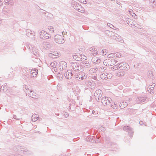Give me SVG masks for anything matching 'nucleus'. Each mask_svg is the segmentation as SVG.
<instances>
[{"label":"nucleus","mask_w":156,"mask_h":156,"mask_svg":"<svg viewBox=\"0 0 156 156\" xmlns=\"http://www.w3.org/2000/svg\"><path fill=\"white\" fill-rule=\"evenodd\" d=\"M101 102L104 105H109L112 101V100L110 98H106L104 97L101 99Z\"/></svg>","instance_id":"1"},{"label":"nucleus","mask_w":156,"mask_h":156,"mask_svg":"<svg viewBox=\"0 0 156 156\" xmlns=\"http://www.w3.org/2000/svg\"><path fill=\"white\" fill-rule=\"evenodd\" d=\"M114 55V53H111L108 55V57L109 58H113V55Z\"/></svg>","instance_id":"28"},{"label":"nucleus","mask_w":156,"mask_h":156,"mask_svg":"<svg viewBox=\"0 0 156 156\" xmlns=\"http://www.w3.org/2000/svg\"><path fill=\"white\" fill-rule=\"evenodd\" d=\"M155 86V84L154 83H153L152 85H150V86H151V88H152L153 90H154V87Z\"/></svg>","instance_id":"34"},{"label":"nucleus","mask_w":156,"mask_h":156,"mask_svg":"<svg viewBox=\"0 0 156 156\" xmlns=\"http://www.w3.org/2000/svg\"><path fill=\"white\" fill-rule=\"evenodd\" d=\"M99 94V95L98 96V100H99L101 98L102 95V92L101 90L98 89V94Z\"/></svg>","instance_id":"20"},{"label":"nucleus","mask_w":156,"mask_h":156,"mask_svg":"<svg viewBox=\"0 0 156 156\" xmlns=\"http://www.w3.org/2000/svg\"><path fill=\"white\" fill-rule=\"evenodd\" d=\"M80 58H81L82 61H83L84 60L86 59V57L84 55H80Z\"/></svg>","instance_id":"23"},{"label":"nucleus","mask_w":156,"mask_h":156,"mask_svg":"<svg viewBox=\"0 0 156 156\" xmlns=\"http://www.w3.org/2000/svg\"><path fill=\"white\" fill-rule=\"evenodd\" d=\"M95 112V111H93L92 112V113L94 114Z\"/></svg>","instance_id":"42"},{"label":"nucleus","mask_w":156,"mask_h":156,"mask_svg":"<svg viewBox=\"0 0 156 156\" xmlns=\"http://www.w3.org/2000/svg\"><path fill=\"white\" fill-rule=\"evenodd\" d=\"M112 77V74L111 73L108 74L107 75L106 79H110Z\"/></svg>","instance_id":"27"},{"label":"nucleus","mask_w":156,"mask_h":156,"mask_svg":"<svg viewBox=\"0 0 156 156\" xmlns=\"http://www.w3.org/2000/svg\"><path fill=\"white\" fill-rule=\"evenodd\" d=\"M38 118V116L37 115H33L31 118V120L33 122L36 121Z\"/></svg>","instance_id":"14"},{"label":"nucleus","mask_w":156,"mask_h":156,"mask_svg":"<svg viewBox=\"0 0 156 156\" xmlns=\"http://www.w3.org/2000/svg\"><path fill=\"white\" fill-rule=\"evenodd\" d=\"M106 67H101L98 69V71L99 73V74H100L101 73L104 72V71L106 69Z\"/></svg>","instance_id":"17"},{"label":"nucleus","mask_w":156,"mask_h":156,"mask_svg":"<svg viewBox=\"0 0 156 156\" xmlns=\"http://www.w3.org/2000/svg\"><path fill=\"white\" fill-rule=\"evenodd\" d=\"M100 75V78L102 79H106L107 75V73H103L101 74H99L98 73V75Z\"/></svg>","instance_id":"12"},{"label":"nucleus","mask_w":156,"mask_h":156,"mask_svg":"<svg viewBox=\"0 0 156 156\" xmlns=\"http://www.w3.org/2000/svg\"><path fill=\"white\" fill-rule=\"evenodd\" d=\"M107 52L105 49H103L101 51V52L100 53H101V55L104 56L106 55Z\"/></svg>","instance_id":"22"},{"label":"nucleus","mask_w":156,"mask_h":156,"mask_svg":"<svg viewBox=\"0 0 156 156\" xmlns=\"http://www.w3.org/2000/svg\"><path fill=\"white\" fill-rule=\"evenodd\" d=\"M123 129L128 132L129 134L131 137H132L133 134V131L132 129L128 126H125L123 128Z\"/></svg>","instance_id":"5"},{"label":"nucleus","mask_w":156,"mask_h":156,"mask_svg":"<svg viewBox=\"0 0 156 156\" xmlns=\"http://www.w3.org/2000/svg\"><path fill=\"white\" fill-rule=\"evenodd\" d=\"M147 91L151 94H153L154 93V91L153 90V89L151 88L150 85L147 88Z\"/></svg>","instance_id":"19"},{"label":"nucleus","mask_w":156,"mask_h":156,"mask_svg":"<svg viewBox=\"0 0 156 156\" xmlns=\"http://www.w3.org/2000/svg\"><path fill=\"white\" fill-rule=\"evenodd\" d=\"M111 145H110L111 146H112L113 145H114V143H111Z\"/></svg>","instance_id":"40"},{"label":"nucleus","mask_w":156,"mask_h":156,"mask_svg":"<svg viewBox=\"0 0 156 156\" xmlns=\"http://www.w3.org/2000/svg\"><path fill=\"white\" fill-rule=\"evenodd\" d=\"M119 63H118L116 65L114 66L113 68V69H118L119 68Z\"/></svg>","instance_id":"24"},{"label":"nucleus","mask_w":156,"mask_h":156,"mask_svg":"<svg viewBox=\"0 0 156 156\" xmlns=\"http://www.w3.org/2000/svg\"><path fill=\"white\" fill-rule=\"evenodd\" d=\"M155 86V84L154 83H153L152 85H150V86H151V88H152L153 90H154V87Z\"/></svg>","instance_id":"35"},{"label":"nucleus","mask_w":156,"mask_h":156,"mask_svg":"<svg viewBox=\"0 0 156 156\" xmlns=\"http://www.w3.org/2000/svg\"><path fill=\"white\" fill-rule=\"evenodd\" d=\"M116 55V56H117L118 58H119L121 57V55L120 54V53L117 52L115 53Z\"/></svg>","instance_id":"32"},{"label":"nucleus","mask_w":156,"mask_h":156,"mask_svg":"<svg viewBox=\"0 0 156 156\" xmlns=\"http://www.w3.org/2000/svg\"><path fill=\"white\" fill-rule=\"evenodd\" d=\"M101 61V60L98 58V62H100Z\"/></svg>","instance_id":"41"},{"label":"nucleus","mask_w":156,"mask_h":156,"mask_svg":"<svg viewBox=\"0 0 156 156\" xmlns=\"http://www.w3.org/2000/svg\"><path fill=\"white\" fill-rule=\"evenodd\" d=\"M86 1H85V2H83V3H84L85 4H86Z\"/></svg>","instance_id":"43"},{"label":"nucleus","mask_w":156,"mask_h":156,"mask_svg":"<svg viewBox=\"0 0 156 156\" xmlns=\"http://www.w3.org/2000/svg\"><path fill=\"white\" fill-rule=\"evenodd\" d=\"M144 125H145V126H146V125H145V124Z\"/></svg>","instance_id":"46"},{"label":"nucleus","mask_w":156,"mask_h":156,"mask_svg":"<svg viewBox=\"0 0 156 156\" xmlns=\"http://www.w3.org/2000/svg\"><path fill=\"white\" fill-rule=\"evenodd\" d=\"M38 72V71L37 69H33L31 70L30 73L33 77H35L37 76Z\"/></svg>","instance_id":"10"},{"label":"nucleus","mask_w":156,"mask_h":156,"mask_svg":"<svg viewBox=\"0 0 156 156\" xmlns=\"http://www.w3.org/2000/svg\"><path fill=\"white\" fill-rule=\"evenodd\" d=\"M98 139H99V135H98ZM99 140H98V143H99Z\"/></svg>","instance_id":"44"},{"label":"nucleus","mask_w":156,"mask_h":156,"mask_svg":"<svg viewBox=\"0 0 156 156\" xmlns=\"http://www.w3.org/2000/svg\"><path fill=\"white\" fill-rule=\"evenodd\" d=\"M107 25L108 26V27H109L111 28H113L112 27H114V26L113 25L111 24H110L109 23H107Z\"/></svg>","instance_id":"31"},{"label":"nucleus","mask_w":156,"mask_h":156,"mask_svg":"<svg viewBox=\"0 0 156 156\" xmlns=\"http://www.w3.org/2000/svg\"><path fill=\"white\" fill-rule=\"evenodd\" d=\"M104 34H105L108 36H109L111 34V37H112V36H113V35H114V33L112 32H110L108 30H105V31Z\"/></svg>","instance_id":"15"},{"label":"nucleus","mask_w":156,"mask_h":156,"mask_svg":"<svg viewBox=\"0 0 156 156\" xmlns=\"http://www.w3.org/2000/svg\"><path fill=\"white\" fill-rule=\"evenodd\" d=\"M119 66L120 70L126 71L129 69V67L128 64H126L125 62H123L119 63Z\"/></svg>","instance_id":"2"},{"label":"nucleus","mask_w":156,"mask_h":156,"mask_svg":"<svg viewBox=\"0 0 156 156\" xmlns=\"http://www.w3.org/2000/svg\"><path fill=\"white\" fill-rule=\"evenodd\" d=\"M72 76V73L71 72L67 71L65 74V76L68 79L70 78Z\"/></svg>","instance_id":"13"},{"label":"nucleus","mask_w":156,"mask_h":156,"mask_svg":"<svg viewBox=\"0 0 156 156\" xmlns=\"http://www.w3.org/2000/svg\"><path fill=\"white\" fill-rule=\"evenodd\" d=\"M48 32L49 33H53L54 31V29L53 27H49L48 28Z\"/></svg>","instance_id":"21"},{"label":"nucleus","mask_w":156,"mask_h":156,"mask_svg":"<svg viewBox=\"0 0 156 156\" xmlns=\"http://www.w3.org/2000/svg\"><path fill=\"white\" fill-rule=\"evenodd\" d=\"M147 98L145 97H138L136 99L137 103H140L144 102L146 100Z\"/></svg>","instance_id":"9"},{"label":"nucleus","mask_w":156,"mask_h":156,"mask_svg":"<svg viewBox=\"0 0 156 156\" xmlns=\"http://www.w3.org/2000/svg\"><path fill=\"white\" fill-rule=\"evenodd\" d=\"M105 130V129L104 127L103 126H101V127H100L99 128H98V132L99 131L100 132L101 131H104Z\"/></svg>","instance_id":"26"},{"label":"nucleus","mask_w":156,"mask_h":156,"mask_svg":"<svg viewBox=\"0 0 156 156\" xmlns=\"http://www.w3.org/2000/svg\"><path fill=\"white\" fill-rule=\"evenodd\" d=\"M55 40L58 44H61L64 42L62 37L59 35H57L55 37Z\"/></svg>","instance_id":"4"},{"label":"nucleus","mask_w":156,"mask_h":156,"mask_svg":"<svg viewBox=\"0 0 156 156\" xmlns=\"http://www.w3.org/2000/svg\"><path fill=\"white\" fill-rule=\"evenodd\" d=\"M105 30L104 28H100L99 29L98 31V34H100V35L103 36L104 34Z\"/></svg>","instance_id":"16"},{"label":"nucleus","mask_w":156,"mask_h":156,"mask_svg":"<svg viewBox=\"0 0 156 156\" xmlns=\"http://www.w3.org/2000/svg\"><path fill=\"white\" fill-rule=\"evenodd\" d=\"M47 33L44 31H42L41 33L40 37L43 39H48L49 37Z\"/></svg>","instance_id":"8"},{"label":"nucleus","mask_w":156,"mask_h":156,"mask_svg":"<svg viewBox=\"0 0 156 156\" xmlns=\"http://www.w3.org/2000/svg\"><path fill=\"white\" fill-rule=\"evenodd\" d=\"M133 14H134L135 15H135V13H133Z\"/></svg>","instance_id":"45"},{"label":"nucleus","mask_w":156,"mask_h":156,"mask_svg":"<svg viewBox=\"0 0 156 156\" xmlns=\"http://www.w3.org/2000/svg\"><path fill=\"white\" fill-rule=\"evenodd\" d=\"M117 76H122V75H121V73H117Z\"/></svg>","instance_id":"39"},{"label":"nucleus","mask_w":156,"mask_h":156,"mask_svg":"<svg viewBox=\"0 0 156 156\" xmlns=\"http://www.w3.org/2000/svg\"><path fill=\"white\" fill-rule=\"evenodd\" d=\"M51 65L52 66H53L54 67H55L56 66L54 62H52L51 64Z\"/></svg>","instance_id":"33"},{"label":"nucleus","mask_w":156,"mask_h":156,"mask_svg":"<svg viewBox=\"0 0 156 156\" xmlns=\"http://www.w3.org/2000/svg\"><path fill=\"white\" fill-rule=\"evenodd\" d=\"M116 55L115 53H114V55H113V56H113V59L114 58H118L117 56H116Z\"/></svg>","instance_id":"36"},{"label":"nucleus","mask_w":156,"mask_h":156,"mask_svg":"<svg viewBox=\"0 0 156 156\" xmlns=\"http://www.w3.org/2000/svg\"><path fill=\"white\" fill-rule=\"evenodd\" d=\"M148 77L150 78L151 79H153L154 78V76L153 74L151 73V72L149 73Z\"/></svg>","instance_id":"25"},{"label":"nucleus","mask_w":156,"mask_h":156,"mask_svg":"<svg viewBox=\"0 0 156 156\" xmlns=\"http://www.w3.org/2000/svg\"><path fill=\"white\" fill-rule=\"evenodd\" d=\"M73 58L76 61H82V59L80 58V54H79L77 53L76 55H74Z\"/></svg>","instance_id":"11"},{"label":"nucleus","mask_w":156,"mask_h":156,"mask_svg":"<svg viewBox=\"0 0 156 156\" xmlns=\"http://www.w3.org/2000/svg\"><path fill=\"white\" fill-rule=\"evenodd\" d=\"M112 38L117 41H119L121 43H123L124 42V40L122 39L121 37L119 36L117 34H114Z\"/></svg>","instance_id":"7"},{"label":"nucleus","mask_w":156,"mask_h":156,"mask_svg":"<svg viewBox=\"0 0 156 156\" xmlns=\"http://www.w3.org/2000/svg\"><path fill=\"white\" fill-rule=\"evenodd\" d=\"M149 1L150 2L153 3L154 2L155 0H149Z\"/></svg>","instance_id":"38"},{"label":"nucleus","mask_w":156,"mask_h":156,"mask_svg":"<svg viewBox=\"0 0 156 156\" xmlns=\"http://www.w3.org/2000/svg\"><path fill=\"white\" fill-rule=\"evenodd\" d=\"M111 107L114 109H116L118 107V106L116 105L115 103H114V105L111 104Z\"/></svg>","instance_id":"29"},{"label":"nucleus","mask_w":156,"mask_h":156,"mask_svg":"<svg viewBox=\"0 0 156 156\" xmlns=\"http://www.w3.org/2000/svg\"><path fill=\"white\" fill-rule=\"evenodd\" d=\"M123 106H122V105L120 106V108H125V107H126L127 104H126V102H123Z\"/></svg>","instance_id":"30"},{"label":"nucleus","mask_w":156,"mask_h":156,"mask_svg":"<svg viewBox=\"0 0 156 156\" xmlns=\"http://www.w3.org/2000/svg\"><path fill=\"white\" fill-rule=\"evenodd\" d=\"M67 64L64 61H61L59 64V68L61 70H65L66 68Z\"/></svg>","instance_id":"6"},{"label":"nucleus","mask_w":156,"mask_h":156,"mask_svg":"<svg viewBox=\"0 0 156 156\" xmlns=\"http://www.w3.org/2000/svg\"><path fill=\"white\" fill-rule=\"evenodd\" d=\"M30 94V96L34 98H37L38 97V94H37L36 92H32V91H31Z\"/></svg>","instance_id":"18"},{"label":"nucleus","mask_w":156,"mask_h":156,"mask_svg":"<svg viewBox=\"0 0 156 156\" xmlns=\"http://www.w3.org/2000/svg\"><path fill=\"white\" fill-rule=\"evenodd\" d=\"M105 62L107 63L106 66H110L113 65L116 63L118 61L113 58L107 59L105 60Z\"/></svg>","instance_id":"3"},{"label":"nucleus","mask_w":156,"mask_h":156,"mask_svg":"<svg viewBox=\"0 0 156 156\" xmlns=\"http://www.w3.org/2000/svg\"><path fill=\"white\" fill-rule=\"evenodd\" d=\"M140 124L141 125H143V124H144V122H143V121H140Z\"/></svg>","instance_id":"37"}]
</instances>
